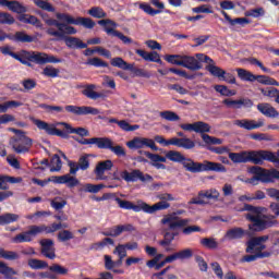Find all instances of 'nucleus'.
Listing matches in <instances>:
<instances>
[{
  "label": "nucleus",
  "instance_id": "nucleus-1",
  "mask_svg": "<svg viewBox=\"0 0 279 279\" xmlns=\"http://www.w3.org/2000/svg\"><path fill=\"white\" fill-rule=\"evenodd\" d=\"M271 213L274 215H265V208L263 207H254L252 205H245V210L248 213L245 214V219L251 221L248 225L250 232H263L269 228H275L278 226V217H279V204L271 203L269 206Z\"/></svg>",
  "mask_w": 279,
  "mask_h": 279
},
{
  "label": "nucleus",
  "instance_id": "nucleus-2",
  "mask_svg": "<svg viewBox=\"0 0 279 279\" xmlns=\"http://www.w3.org/2000/svg\"><path fill=\"white\" fill-rule=\"evenodd\" d=\"M43 20L50 27L47 28L46 33L48 36H53L57 40H65L69 36L77 34V28L69 25L66 22H59L58 20L49 19L47 15L41 14ZM57 27V28H54Z\"/></svg>",
  "mask_w": 279,
  "mask_h": 279
},
{
  "label": "nucleus",
  "instance_id": "nucleus-3",
  "mask_svg": "<svg viewBox=\"0 0 279 279\" xmlns=\"http://www.w3.org/2000/svg\"><path fill=\"white\" fill-rule=\"evenodd\" d=\"M15 60L25 66H32V62L35 64H60L62 62V59H58L56 56L38 51H22L21 54H16Z\"/></svg>",
  "mask_w": 279,
  "mask_h": 279
},
{
  "label": "nucleus",
  "instance_id": "nucleus-4",
  "mask_svg": "<svg viewBox=\"0 0 279 279\" xmlns=\"http://www.w3.org/2000/svg\"><path fill=\"white\" fill-rule=\"evenodd\" d=\"M185 171L189 173H202L204 171H216L217 173H226V166L219 162H213L205 160L203 162H197L191 158H184L183 163H181Z\"/></svg>",
  "mask_w": 279,
  "mask_h": 279
},
{
  "label": "nucleus",
  "instance_id": "nucleus-5",
  "mask_svg": "<svg viewBox=\"0 0 279 279\" xmlns=\"http://www.w3.org/2000/svg\"><path fill=\"white\" fill-rule=\"evenodd\" d=\"M248 172H251L254 177L245 180L246 184H256V182L269 184V182H274V180H279V171L276 169L266 170L262 167L253 166L248 168Z\"/></svg>",
  "mask_w": 279,
  "mask_h": 279
},
{
  "label": "nucleus",
  "instance_id": "nucleus-6",
  "mask_svg": "<svg viewBox=\"0 0 279 279\" xmlns=\"http://www.w3.org/2000/svg\"><path fill=\"white\" fill-rule=\"evenodd\" d=\"M10 132L16 134L17 137H13L10 141V145L15 154H27L32 146L34 145V141L25 135V132L19 129H9Z\"/></svg>",
  "mask_w": 279,
  "mask_h": 279
},
{
  "label": "nucleus",
  "instance_id": "nucleus-7",
  "mask_svg": "<svg viewBox=\"0 0 279 279\" xmlns=\"http://www.w3.org/2000/svg\"><path fill=\"white\" fill-rule=\"evenodd\" d=\"M165 60L169 64H175L177 66H183L189 69V71H199L202 69V62H199L195 57L186 54H167Z\"/></svg>",
  "mask_w": 279,
  "mask_h": 279
},
{
  "label": "nucleus",
  "instance_id": "nucleus-8",
  "mask_svg": "<svg viewBox=\"0 0 279 279\" xmlns=\"http://www.w3.org/2000/svg\"><path fill=\"white\" fill-rule=\"evenodd\" d=\"M157 199H160V202L156 203L153 206L148 205L147 203L142 204L144 213H148L151 215L157 210H167L168 208H171V204L169 202H175V197H173V195L169 193L157 194Z\"/></svg>",
  "mask_w": 279,
  "mask_h": 279
},
{
  "label": "nucleus",
  "instance_id": "nucleus-9",
  "mask_svg": "<svg viewBox=\"0 0 279 279\" xmlns=\"http://www.w3.org/2000/svg\"><path fill=\"white\" fill-rule=\"evenodd\" d=\"M248 162H253V165H263L265 160L269 162H275L276 167L279 169V159L274 155V153L268 150H251L247 151Z\"/></svg>",
  "mask_w": 279,
  "mask_h": 279
},
{
  "label": "nucleus",
  "instance_id": "nucleus-10",
  "mask_svg": "<svg viewBox=\"0 0 279 279\" xmlns=\"http://www.w3.org/2000/svg\"><path fill=\"white\" fill-rule=\"evenodd\" d=\"M155 141L159 145H165V147H169V145H174V147H181L182 149H193L195 147V142L191 138L172 137L165 140V137L157 135L155 136Z\"/></svg>",
  "mask_w": 279,
  "mask_h": 279
},
{
  "label": "nucleus",
  "instance_id": "nucleus-11",
  "mask_svg": "<svg viewBox=\"0 0 279 279\" xmlns=\"http://www.w3.org/2000/svg\"><path fill=\"white\" fill-rule=\"evenodd\" d=\"M57 19L68 25H82L86 29H93L95 27V21L90 17H73L68 13H57Z\"/></svg>",
  "mask_w": 279,
  "mask_h": 279
},
{
  "label": "nucleus",
  "instance_id": "nucleus-12",
  "mask_svg": "<svg viewBox=\"0 0 279 279\" xmlns=\"http://www.w3.org/2000/svg\"><path fill=\"white\" fill-rule=\"evenodd\" d=\"M43 230H44L43 227H38L36 225L28 226L27 231L16 234L12 239V241L13 243H32L35 236H38V234H43Z\"/></svg>",
  "mask_w": 279,
  "mask_h": 279
},
{
  "label": "nucleus",
  "instance_id": "nucleus-13",
  "mask_svg": "<svg viewBox=\"0 0 279 279\" xmlns=\"http://www.w3.org/2000/svg\"><path fill=\"white\" fill-rule=\"evenodd\" d=\"M184 211L179 210L175 214H170L163 217L161 219V223L163 226L168 227V230H177V228H184L189 226L190 220L189 219H182L178 217L177 215H182Z\"/></svg>",
  "mask_w": 279,
  "mask_h": 279
},
{
  "label": "nucleus",
  "instance_id": "nucleus-14",
  "mask_svg": "<svg viewBox=\"0 0 279 279\" xmlns=\"http://www.w3.org/2000/svg\"><path fill=\"white\" fill-rule=\"evenodd\" d=\"M219 191L211 189L206 191L198 192L197 197L192 198L189 204H196L198 206H206L208 204V201L206 199H213L214 202H217L219 199Z\"/></svg>",
  "mask_w": 279,
  "mask_h": 279
},
{
  "label": "nucleus",
  "instance_id": "nucleus-15",
  "mask_svg": "<svg viewBox=\"0 0 279 279\" xmlns=\"http://www.w3.org/2000/svg\"><path fill=\"white\" fill-rule=\"evenodd\" d=\"M126 147H129V149H145V147H149V149H153V151H158L156 142L147 137H134L133 140L126 142Z\"/></svg>",
  "mask_w": 279,
  "mask_h": 279
},
{
  "label": "nucleus",
  "instance_id": "nucleus-16",
  "mask_svg": "<svg viewBox=\"0 0 279 279\" xmlns=\"http://www.w3.org/2000/svg\"><path fill=\"white\" fill-rule=\"evenodd\" d=\"M31 121L34 123V125H36V128H38V130H45L46 134H49V136H60L61 138H66V133L58 130L56 124H49L36 118H31Z\"/></svg>",
  "mask_w": 279,
  "mask_h": 279
},
{
  "label": "nucleus",
  "instance_id": "nucleus-17",
  "mask_svg": "<svg viewBox=\"0 0 279 279\" xmlns=\"http://www.w3.org/2000/svg\"><path fill=\"white\" fill-rule=\"evenodd\" d=\"M66 112H70L71 114H76L77 117L86 116V114H99V109L95 107H88V106H73L68 105L65 106Z\"/></svg>",
  "mask_w": 279,
  "mask_h": 279
},
{
  "label": "nucleus",
  "instance_id": "nucleus-18",
  "mask_svg": "<svg viewBox=\"0 0 279 279\" xmlns=\"http://www.w3.org/2000/svg\"><path fill=\"white\" fill-rule=\"evenodd\" d=\"M82 95L84 97H87V99H93L96 101V99H106L108 97V92H95L97 88V85L95 84H87L83 86Z\"/></svg>",
  "mask_w": 279,
  "mask_h": 279
},
{
  "label": "nucleus",
  "instance_id": "nucleus-19",
  "mask_svg": "<svg viewBox=\"0 0 279 279\" xmlns=\"http://www.w3.org/2000/svg\"><path fill=\"white\" fill-rule=\"evenodd\" d=\"M68 165L70 167L71 175H75L80 169L81 171H87V169L90 168V159H88V155H84L80 157L78 162L69 161Z\"/></svg>",
  "mask_w": 279,
  "mask_h": 279
},
{
  "label": "nucleus",
  "instance_id": "nucleus-20",
  "mask_svg": "<svg viewBox=\"0 0 279 279\" xmlns=\"http://www.w3.org/2000/svg\"><path fill=\"white\" fill-rule=\"evenodd\" d=\"M120 178H122V180L125 182H136L138 180H141V182H146V180H151V175L146 174L144 177L141 170H133L132 172L124 170L120 172Z\"/></svg>",
  "mask_w": 279,
  "mask_h": 279
},
{
  "label": "nucleus",
  "instance_id": "nucleus-21",
  "mask_svg": "<svg viewBox=\"0 0 279 279\" xmlns=\"http://www.w3.org/2000/svg\"><path fill=\"white\" fill-rule=\"evenodd\" d=\"M227 108H232L233 110H239L241 108H252L254 106V101L250 98H240L239 100H233L230 98H227L222 101Z\"/></svg>",
  "mask_w": 279,
  "mask_h": 279
},
{
  "label": "nucleus",
  "instance_id": "nucleus-22",
  "mask_svg": "<svg viewBox=\"0 0 279 279\" xmlns=\"http://www.w3.org/2000/svg\"><path fill=\"white\" fill-rule=\"evenodd\" d=\"M100 149H110V151H112V154H114L119 158L126 156L125 148H123V146L121 145L114 146V142H112V140H110L109 137H102V144L100 146Z\"/></svg>",
  "mask_w": 279,
  "mask_h": 279
},
{
  "label": "nucleus",
  "instance_id": "nucleus-23",
  "mask_svg": "<svg viewBox=\"0 0 279 279\" xmlns=\"http://www.w3.org/2000/svg\"><path fill=\"white\" fill-rule=\"evenodd\" d=\"M112 167H114V163H112V160L110 159L99 161L94 170L97 180H108V177L105 173L106 171H111Z\"/></svg>",
  "mask_w": 279,
  "mask_h": 279
},
{
  "label": "nucleus",
  "instance_id": "nucleus-24",
  "mask_svg": "<svg viewBox=\"0 0 279 279\" xmlns=\"http://www.w3.org/2000/svg\"><path fill=\"white\" fill-rule=\"evenodd\" d=\"M41 245V254L46 258L53 260L56 258V247H53V240L51 239H43L40 240Z\"/></svg>",
  "mask_w": 279,
  "mask_h": 279
},
{
  "label": "nucleus",
  "instance_id": "nucleus-25",
  "mask_svg": "<svg viewBox=\"0 0 279 279\" xmlns=\"http://www.w3.org/2000/svg\"><path fill=\"white\" fill-rule=\"evenodd\" d=\"M0 5L8 8L10 12H14L15 14H25V12H27V7L16 0H0Z\"/></svg>",
  "mask_w": 279,
  "mask_h": 279
},
{
  "label": "nucleus",
  "instance_id": "nucleus-26",
  "mask_svg": "<svg viewBox=\"0 0 279 279\" xmlns=\"http://www.w3.org/2000/svg\"><path fill=\"white\" fill-rule=\"evenodd\" d=\"M53 182L56 184H66L69 189H75V186H80V180L71 175V173H68L61 177H54Z\"/></svg>",
  "mask_w": 279,
  "mask_h": 279
},
{
  "label": "nucleus",
  "instance_id": "nucleus-27",
  "mask_svg": "<svg viewBox=\"0 0 279 279\" xmlns=\"http://www.w3.org/2000/svg\"><path fill=\"white\" fill-rule=\"evenodd\" d=\"M193 258V248H184L167 256L168 263H175V260H186Z\"/></svg>",
  "mask_w": 279,
  "mask_h": 279
},
{
  "label": "nucleus",
  "instance_id": "nucleus-28",
  "mask_svg": "<svg viewBox=\"0 0 279 279\" xmlns=\"http://www.w3.org/2000/svg\"><path fill=\"white\" fill-rule=\"evenodd\" d=\"M234 125H238V128H242L243 130H258V128H263L265 125V122L263 120H259L256 122L255 120H235Z\"/></svg>",
  "mask_w": 279,
  "mask_h": 279
},
{
  "label": "nucleus",
  "instance_id": "nucleus-29",
  "mask_svg": "<svg viewBox=\"0 0 279 279\" xmlns=\"http://www.w3.org/2000/svg\"><path fill=\"white\" fill-rule=\"evenodd\" d=\"M117 204L120 208H123L124 210H134V213H141L143 210V205L145 202L138 201L137 205H133L130 201H123L119 197L116 198Z\"/></svg>",
  "mask_w": 279,
  "mask_h": 279
},
{
  "label": "nucleus",
  "instance_id": "nucleus-30",
  "mask_svg": "<svg viewBox=\"0 0 279 279\" xmlns=\"http://www.w3.org/2000/svg\"><path fill=\"white\" fill-rule=\"evenodd\" d=\"M257 110H259L264 117H268L269 119H277V117H279L278 110L267 102L258 104Z\"/></svg>",
  "mask_w": 279,
  "mask_h": 279
},
{
  "label": "nucleus",
  "instance_id": "nucleus-31",
  "mask_svg": "<svg viewBox=\"0 0 279 279\" xmlns=\"http://www.w3.org/2000/svg\"><path fill=\"white\" fill-rule=\"evenodd\" d=\"M57 125H63V128L66 130L68 134H77L78 136H89L88 130L84 128H73L71 124L66 122H59Z\"/></svg>",
  "mask_w": 279,
  "mask_h": 279
},
{
  "label": "nucleus",
  "instance_id": "nucleus-32",
  "mask_svg": "<svg viewBox=\"0 0 279 279\" xmlns=\"http://www.w3.org/2000/svg\"><path fill=\"white\" fill-rule=\"evenodd\" d=\"M225 236L226 239H228V241H236L245 236V230H243V228L241 227H235V228L229 229L226 232Z\"/></svg>",
  "mask_w": 279,
  "mask_h": 279
},
{
  "label": "nucleus",
  "instance_id": "nucleus-33",
  "mask_svg": "<svg viewBox=\"0 0 279 279\" xmlns=\"http://www.w3.org/2000/svg\"><path fill=\"white\" fill-rule=\"evenodd\" d=\"M221 14L225 16L226 21L231 25V27H234L235 25H240V27H245V25H250V20L246 17H236L233 19L228 15L226 11H221Z\"/></svg>",
  "mask_w": 279,
  "mask_h": 279
},
{
  "label": "nucleus",
  "instance_id": "nucleus-34",
  "mask_svg": "<svg viewBox=\"0 0 279 279\" xmlns=\"http://www.w3.org/2000/svg\"><path fill=\"white\" fill-rule=\"evenodd\" d=\"M0 274H2V276H4L5 279H19L16 277L19 276V271L8 266V264L3 262H0Z\"/></svg>",
  "mask_w": 279,
  "mask_h": 279
},
{
  "label": "nucleus",
  "instance_id": "nucleus-35",
  "mask_svg": "<svg viewBox=\"0 0 279 279\" xmlns=\"http://www.w3.org/2000/svg\"><path fill=\"white\" fill-rule=\"evenodd\" d=\"M63 40L69 49H86L88 47V45L84 44V41L77 37H68Z\"/></svg>",
  "mask_w": 279,
  "mask_h": 279
},
{
  "label": "nucleus",
  "instance_id": "nucleus-36",
  "mask_svg": "<svg viewBox=\"0 0 279 279\" xmlns=\"http://www.w3.org/2000/svg\"><path fill=\"white\" fill-rule=\"evenodd\" d=\"M271 257V252L265 251L264 253H255L253 255H244L240 263H254L258 260V258H269Z\"/></svg>",
  "mask_w": 279,
  "mask_h": 279
},
{
  "label": "nucleus",
  "instance_id": "nucleus-37",
  "mask_svg": "<svg viewBox=\"0 0 279 279\" xmlns=\"http://www.w3.org/2000/svg\"><path fill=\"white\" fill-rule=\"evenodd\" d=\"M111 66H117L118 69H122L123 71H134V64L128 63L121 57H116L111 59Z\"/></svg>",
  "mask_w": 279,
  "mask_h": 279
},
{
  "label": "nucleus",
  "instance_id": "nucleus-38",
  "mask_svg": "<svg viewBox=\"0 0 279 279\" xmlns=\"http://www.w3.org/2000/svg\"><path fill=\"white\" fill-rule=\"evenodd\" d=\"M105 31H106V34H109L110 36H116V38H119L121 41L124 43V45H132L133 43L132 38L123 35V33L114 28L106 27Z\"/></svg>",
  "mask_w": 279,
  "mask_h": 279
},
{
  "label": "nucleus",
  "instance_id": "nucleus-39",
  "mask_svg": "<svg viewBox=\"0 0 279 279\" xmlns=\"http://www.w3.org/2000/svg\"><path fill=\"white\" fill-rule=\"evenodd\" d=\"M21 219V216L17 214H2L0 215V226H10V223H15V221H19Z\"/></svg>",
  "mask_w": 279,
  "mask_h": 279
},
{
  "label": "nucleus",
  "instance_id": "nucleus-40",
  "mask_svg": "<svg viewBox=\"0 0 279 279\" xmlns=\"http://www.w3.org/2000/svg\"><path fill=\"white\" fill-rule=\"evenodd\" d=\"M229 158L230 160H232V162H235L238 165L248 162L247 151L230 153Z\"/></svg>",
  "mask_w": 279,
  "mask_h": 279
},
{
  "label": "nucleus",
  "instance_id": "nucleus-41",
  "mask_svg": "<svg viewBox=\"0 0 279 279\" xmlns=\"http://www.w3.org/2000/svg\"><path fill=\"white\" fill-rule=\"evenodd\" d=\"M263 242H259L256 236L251 238L246 242V248H245L246 254H252V252L256 253L259 250Z\"/></svg>",
  "mask_w": 279,
  "mask_h": 279
},
{
  "label": "nucleus",
  "instance_id": "nucleus-42",
  "mask_svg": "<svg viewBox=\"0 0 279 279\" xmlns=\"http://www.w3.org/2000/svg\"><path fill=\"white\" fill-rule=\"evenodd\" d=\"M20 21L22 23H27L28 25H34L35 27L43 28V23H40V20L34 15L29 14H23L20 16Z\"/></svg>",
  "mask_w": 279,
  "mask_h": 279
},
{
  "label": "nucleus",
  "instance_id": "nucleus-43",
  "mask_svg": "<svg viewBox=\"0 0 279 279\" xmlns=\"http://www.w3.org/2000/svg\"><path fill=\"white\" fill-rule=\"evenodd\" d=\"M166 158L170 160V162H179L182 165L184 162V155L178 150H169L166 153Z\"/></svg>",
  "mask_w": 279,
  "mask_h": 279
},
{
  "label": "nucleus",
  "instance_id": "nucleus-44",
  "mask_svg": "<svg viewBox=\"0 0 279 279\" xmlns=\"http://www.w3.org/2000/svg\"><path fill=\"white\" fill-rule=\"evenodd\" d=\"M238 77L244 82H256V75L245 69H236Z\"/></svg>",
  "mask_w": 279,
  "mask_h": 279
},
{
  "label": "nucleus",
  "instance_id": "nucleus-45",
  "mask_svg": "<svg viewBox=\"0 0 279 279\" xmlns=\"http://www.w3.org/2000/svg\"><path fill=\"white\" fill-rule=\"evenodd\" d=\"M206 70L210 73V75H214V77H218V80H221V77H223V75H226V70H223L215 64L207 65Z\"/></svg>",
  "mask_w": 279,
  "mask_h": 279
},
{
  "label": "nucleus",
  "instance_id": "nucleus-46",
  "mask_svg": "<svg viewBox=\"0 0 279 279\" xmlns=\"http://www.w3.org/2000/svg\"><path fill=\"white\" fill-rule=\"evenodd\" d=\"M49 271L51 274H57V276H66L69 275V268L60 265V264H52L51 266L48 267Z\"/></svg>",
  "mask_w": 279,
  "mask_h": 279
},
{
  "label": "nucleus",
  "instance_id": "nucleus-47",
  "mask_svg": "<svg viewBox=\"0 0 279 279\" xmlns=\"http://www.w3.org/2000/svg\"><path fill=\"white\" fill-rule=\"evenodd\" d=\"M159 117L160 119H163V121H171V122L180 121V116H178V113L171 110L159 112Z\"/></svg>",
  "mask_w": 279,
  "mask_h": 279
},
{
  "label": "nucleus",
  "instance_id": "nucleus-48",
  "mask_svg": "<svg viewBox=\"0 0 279 279\" xmlns=\"http://www.w3.org/2000/svg\"><path fill=\"white\" fill-rule=\"evenodd\" d=\"M81 145H96L98 149H101V145L104 143V137H92V138H83L78 141Z\"/></svg>",
  "mask_w": 279,
  "mask_h": 279
},
{
  "label": "nucleus",
  "instance_id": "nucleus-49",
  "mask_svg": "<svg viewBox=\"0 0 279 279\" xmlns=\"http://www.w3.org/2000/svg\"><path fill=\"white\" fill-rule=\"evenodd\" d=\"M28 267H31V269H47L49 264L43 259L32 258L28 260Z\"/></svg>",
  "mask_w": 279,
  "mask_h": 279
},
{
  "label": "nucleus",
  "instance_id": "nucleus-50",
  "mask_svg": "<svg viewBox=\"0 0 279 279\" xmlns=\"http://www.w3.org/2000/svg\"><path fill=\"white\" fill-rule=\"evenodd\" d=\"M194 132L196 134H206V132H210V124L204 121L194 122Z\"/></svg>",
  "mask_w": 279,
  "mask_h": 279
},
{
  "label": "nucleus",
  "instance_id": "nucleus-51",
  "mask_svg": "<svg viewBox=\"0 0 279 279\" xmlns=\"http://www.w3.org/2000/svg\"><path fill=\"white\" fill-rule=\"evenodd\" d=\"M0 258H4L5 260H19L21 255L14 251H5L0 248Z\"/></svg>",
  "mask_w": 279,
  "mask_h": 279
},
{
  "label": "nucleus",
  "instance_id": "nucleus-52",
  "mask_svg": "<svg viewBox=\"0 0 279 279\" xmlns=\"http://www.w3.org/2000/svg\"><path fill=\"white\" fill-rule=\"evenodd\" d=\"M201 245L203 247H207V250H217L219 247V243L215 238H204L201 240Z\"/></svg>",
  "mask_w": 279,
  "mask_h": 279
},
{
  "label": "nucleus",
  "instance_id": "nucleus-53",
  "mask_svg": "<svg viewBox=\"0 0 279 279\" xmlns=\"http://www.w3.org/2000/svg\"><path fill=\"white\" fill-rule=\"evenodd\" d=\"M101 189H106V185L86 183L85 185H83L82 191H84V193H99V191H101Z\"/></svg>",
  "mask_w": 279,
  "mask_h": 279
},
{
  "label": "nucleus",
  "instance_id": "nucleus-54",
  "mask_svg": "<svg viewBox=\"0 0 279 279\" xmlns=\"http://www.w3.org/2000/svg\"><path fill=\"white\" fill-rule=\"evenodd\" d=\"M215 90L223 95V97H234L236 95V90L229 89L226 85H216Z\"/></svg>",
  "mask_w": 279,
  "mask_h": 279
},
{
  "label": "nucleus",
  "instance_id": "nucleus-55",
  "mask_svg": "<svg viewBox=\"0 0 279 279\" xmlns=\"http://www.w3.org/2000/svg\"><path fill=\"white\" fill-rule=\"evenodd\" d=\"M118 125L120 129L123 130V132H136V130H140L141 125L138 124H130L128 123V121L125 120H120V122H118Z\"/></svg>",
  "mask_w": 279,
  "mask_h": 279
},
{
  "label": "nucleus",
  "instance_id": "nucleus-56",
  "mask_svg": "<svg viewBox=\"0 0 279 279\" xmlns=\"http://www.w3.org/2000/svg\"><path fill=\"white\" fill-rule=\"evenodd\" d=\"M51 168L50 171L53 173L56 171H60L62 169V160L60 159V155H53L50 161Z\"/></svg>",
  "mask_w": 279,
  "mask_h": 279
},
{
  "label": "nucleus",
  "instance_id": "nucleus-57",
  "mask_svg": "<svg viewBox=\"0 0 279 279\" xmlns=\"http://www.w3.org/2000/svg\"><path fill=\"white\" fill-rule=\"evenodd\" d=\"M50 206L54 210H62V208L66 206V201L63 199L62 197H54L53 199L50 201Z\"/></svg>",
  "mask_w": 279,
  "mask_h": 279
},
{
  "label": "nucleus",
  "instance_id": "nucleus-58",
  "mask_svg": "<svg viewBox=\"0 0 279 279\" xmlns=\"http://www.w3.org/2000/svg\"><path fill=\"white\" fill-rule=\"evenodd\" d=\"M72 239H75V235L70 230H62L58 233V240L61 243H66V241H71Z\"/></svg>",
  "mask_w": 279,
  "mask_h": 279
},
{
  "label": "nucleus",
  "instance_id": "nucleus-59",
  "mask_svg": "<svg viewBox=\"0 0 279 279\" xmlns=\"http://www.w3.org/2000/svg\"><path fill=\"white\" fill-rule=\"evenodd\" d=\"M35 5L37 8H40L41 10H46V12H56V8L51 5V3L45 1V0H33Z\"/></svg>",
  "mask_w": 279,
  "mask_h": 279
},
{
  "label": "nucleus",
  "instance_id": "nucleus-60",
  "mask_svg": "<svg viewBox=\"0 0 279 279\" xmlns=\"http://www.w3.org/2000/svg\"><path fill=\"white\" fill-rule=\"evenodd\" d=\"M14 21L12 14L0 12V25H14Z\"/></svg>",
  "mask_w": 279,
  "mask_h": 279
},
{
  "label": "nucleus",
  "instance_id": "nucleus-61",
  "mask_svg": "<svg viewBox=\"0 0 279 279\" xmlns=\"http://www.w3.org/2000/svg\"><path fill=\"white\" fill-rule=\"evenodd\" d=\"M88 14L93 16L94 19H106L108 16L105 12L104 9L99 7H94L88 11Z\"/></svg>",
  "mask_w": 279,
  "mask_h": 279
},
{
  "label": "nucleus",
  "instance_id": "nucleus-62",
  "mask_svg": "<svg viewBox=\"0 0 279 279\" xmlns=\"http://www.w3.org/2000/svg\"><path fill=\"white\" fill-rule=\"evenodd\" d=\"M245 16H252L253 19H260V16H265V9L264 8L251 9L245 12Z\"/></svg>",
  "mask_w": 279,
  "mask_h": 279
},
{
  "label": "nucleus",
  "instance_id": "nucleus-63",
  "mask_svg": "<svg viewBox=\"0 0 279 279\" xmlns=\"http://www.w3.org/2000/svg\"><path fill=\"white\" fill-rule=\"evenodd\" d=\"M43 75L46 77H58V75H60V70L48 65L43 70Z\"/></svg>",
  "mask_w": 279,
  "mask_h": 279
},
{
  "label": "nucleus",
  "instance_id": "nucleus-64",
  "mask_svg": "<svg viewBox=\"0 0 279 279\" xmlns=\"http://www.w3.org/2000/svg\"><path fill=\"white\" fill-rule=\"evenodd\" d=\"M15 40H17V43H34V37L23 32H17L15 33Z\"/></svg>",
  "mask_w": 279,
  "mask_h": 279
}]
</instances>
